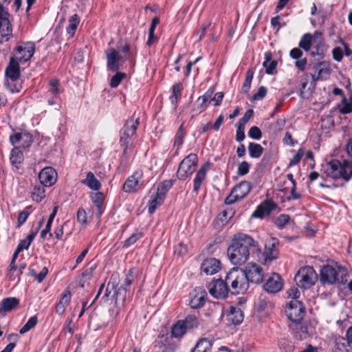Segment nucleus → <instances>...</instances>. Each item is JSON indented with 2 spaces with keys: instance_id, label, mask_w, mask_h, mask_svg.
<instances>
[{
  "instance_id": "1",
  "label": "nucleus",
  "mask_w": 352,
  "mask_h": 352,
  "mask_svg": "<svg viewBox=\"0 0 352 352\" xmlns=\"http://www.w3.org/2000/svg\"><path fill=\"white\" fill-rule=\"evenodd\" d=\"M261 252L258 243L252 236L238 233L234 235L231 245L228 248V256L235 265L244 264L251 254Z\"/></svg>"
},
{
  "instance_id": "2",
  "label": "nucleus",
  "mask_w": 352,
  "mask_h": 352,
  "mask_svg": "<svg viewBox=\"0 0 352 352\" xmlns=\"http://www.w3.org/2000/svg\"><path fill=\"white\" fill-rule=\"evenodd\" d=\"M137 54L135 47H132L129 43L120 41L117 45V50L110 48L106 51L107 68L116 72L119 70V62L124 63L129 60L133 63Z\"/></svg>"
},
{
  "instance_id": "3",
  "label": "nucleus",
  "mask_w": 352,
  "mask_h": 352,
  "mask_svg": "<svg viewBox=\"0 0 352 352\" xmlns=\"http://www.w3.org/2000/svg\"><path fill=\"white\" fill-rule=\"evenodd\" d=\"M325 173L327 176L340 182L335 187H342L352 178V160L333 159L327 163Z\"/></svg>"
},
{
  "instance_id": "4",
  "label": "nucleus",
  "mask_w": 352,
  "mask_h": 352,
  "mask_svg": "<svg viewBox=\"0 0 352 352\" xmlns=\"http://www.w3.org/2000/svg\"><path fill=\"white\" fill-rule=\"evenodd\" d=\"M139 125V118H135L133 114L125 122L120 131V144L123 148V155L125 158L129 157V153L134 148L133 138L135 135Z\"/></svg>"
},
{
  "instance_id": "5",
  "label": "nucleus",
  "mask_w": 352,
  "mask_h": 352,
  "mask_svg": "<svg viewBox=\"0 0 352 352\" xmlns=\"http://www.w3.org/2000/svg\"><path fill=\"white\" fill-rule=\"evenodd\" d=\"M348 276L347 269L338 263L327 265L320 271V281L329 285H344L347 282Z\"/></svg>"
},
{
  "instance_id": "6",
  "label": "nucleus",
  "mask_w": 352,
  "mask_h": 352,
  "mask_svg": "<svg viewBox=\"0 0 352 352\" xmlns=\"http://www.w3.org/2000/svg\"><path fill=\"white\" fill-rule=\"evenodd\" d=\"M227 285L232 294H244L249 288L245 272L239 267H233L226 275Z\"/></svg>"
},
{
  "instance_id": "7",
  "label": "nucleus",
  "mask_w": 352,
  "mask_h": 352,
  "mask_svg": "<svg viewBox=\"0 0 352 352\" xmlns=\"http://www.w3.org/2000/svg\"><path fill=\"white\" fill-rule=\"evenodd\" d=\"M294 280L297 285L303 289H309L318 280V274L313 267L305 266L300 268Z\"/></svg>"
},
{
  "instance_id": "8",
  "label": "nucleus",
  "mask_w": 352,
  "mask_h": 352,
  "mask_svg": "<svg viewBox=\"0 0 352 352\" xmlns=\"http://www.w3.org/2000/svg\"><path fill=\"white\" fill-rule=\"evenodd\" d=\"M198 165V157L195 153H190L180 162L177 177L179 180H185L189 178L195 171Z\"/></svg>"
},
{
  "instance_id": "9",
  "label": "nucleus",
  "mask_w": 352,
  "mask_h": 352,
  "mask_svg": "<svg viewBox=\"0 0 352 352\" xmlns=\"http://www.w3.org/2000/svg\"><path fill=\"white\" fill-rule=\"evenodd\" d=\"M10 142L14 148H28L34 142V137L26 130L13 129L9 138Z\"/></svg>"
},
{
  "instance_id": "10",
  "label": "nucleus",
  "mask_w": 352,
  "mask_h": 352,
  "mask_svg": "<svg viewBox=\"0 0 352 352\" xmlns=\"http://www.w3.org/2000/svg\"><path fill=\"white\" fill-rule=\"evenodd\" d=\"M252 184L248 181H243L236 185L230 195L225 199V204L231 205L245 197L251 191Z\"/></svg>"
},
{
  "instance_id": "11",
  "label": "nucleus",
  "mask_w": 352,
  "mask_h": 352,
  "mask_svg": "<svg viewBox=\"0 0 352 352\" xmlns=\"http://www.w3.org/2000/svg\"><path fill=\"white\" fill-rule=\"evenodd\" d=\"M133 280V270L131 269L126 274L124 283L121 285L120 288L118 291H114L113 297L116 298L115 303L118 307L121 308L125 305L126 301V294Z\"/></svg>"
},
{
  "instance_id": "12",
  "label": "nucleus",
  "mask_w": 352,
  "mask_h": 352,
  "mask_svg": "<svg viewBox=\"0 0 352 352\" xmlns=\"http://www.w3.org/2000/svg\"><path fill=\"white\" fill-rule=\"evenodd\" d=\"M288 318L294 323L300 322L305 314V307L302 302L298 300H292L286 308Z\"/></svg>"
},
{
  "instance_id": "13",
  "label": "nucleus",
  "mask_w": 352,
  "mask_h": 352,
  "mask_svg": "<svg viewBox=\"0 0 352 352\" xmlns=\"http://www.w3.org/2000/svg\"><path fill=\"white\" fill-rule=\"evenodd\" d=\"M209 293L216 298H226L230 292V287L227 285L226 278L217 279L210 282L208 285Z\"/></svg>"
},
{
  "instance_id": "14",
  "label": "nucleus",
  "mask_w": 352,
  "mask_h": 352,
  "mask_svg": "<svg viewBox=\"0 0 352 352\" xmlns=\"http://www.w3.org/2000/svg\"><path fill=\"white\" fill-rule=\"evenodd\" d=\"M63 91L58 79H52L49 82V87L46 92L47 104L50 106L58 104L60 101V95Z\"/></svg>"
},
{
  "instance_id": "15",
  "label": "nucleus",
  "mask_w": 352,
  "mask_h": 352,
  "mask_svg": "<svg viewBox=\"0 0 352 352\" xmlns=\"http://www.w3.org/2000/svg\"><path fill=\"white\" fill-rule=\"evenodd\" d=\"M243 272H245L249 283L260 284L263 280L264 272L263 268L256 263H249L245 269L243 270Z\"/></svg>"
},
{
  "instance_id": "16",
  "label": "nucleus",
  "mask_w": 352,
  "mask_h": 352,
  "mask_svg": "<svg viewBox=\"0 0 352 352\" xmlns=\"http://www.w3.org/2000/svg\"><path fill=\"white\" fill-rule=\"evenodd\" d=\"M35 51V46L34 43L28 42L23 45H19L15 49L14 56L19 63H25L30 60L34 55Z\"/></svg>"
},
{
  "instance_id": "17",
  "label": "nucleus",
  "mask_w": 352,
  "mask_h": 352,
  "mask_svg": "<svg viewBox=\"0 0 352 352\" xmlns=\"http://www.w3.org/2000/svg\"><path fill=\"white\" fill-rule=\"evenodd\" d=\"M278 245V241L275 238H272L265 243V250L263 253L265 264L278 258L279 254Z\"/></svg>"
},
{
  "instance_id": "18",
  "label": "nucleus",
  "mask_w": 352,
  "mask_h": 352,
  "mask_svg": "<svg viewBox=\"0 0 352 352\" xmlns=\"http://www.w3.org/2000/svg\"><path fill=\"white\" fill-rule=\"evenodd\" d=\"M313 69L314 74H311L313 81L326 80L331 74V68L329 62L322 61L316 64Z\"/></svg>"
},
{
  "instance_id": "19",
  "label": "nucleus",
  "mask_w": 352,
  "mask_h": 352,
  "mask_svg": "<svg viewBox=\"0 0 352 352\" xmlns=\"http://www.w3.org/2000/svg\"><path fill=\"white\" fill-rule=\"evenodd\" d=\"M313 51L311 55L313 57L316 56L322 57L326 51V45L323 34L321 32L316 31L314 32V39L312 43Z\"/></svg>"
},
{
  "instance_id": "20",
  "label": "nucleus",
  "mask_w": 352,
  "mask_h": 352,
  "mask_svg": "<svg viewBox=\"0 0 352 352\" xmlns=\"http://www.w3.org/2000/svg\"><path fill=\"white\" fill-rule=\"evenodd\" d=\"M190 297L189 305L191 308L198 309L204 306L207 298V294L204 289L198 287L190 294Z\"/></svg>"
},
{
  "instance_id": "21",
  "label": "nucleus",
  "mask_w": 352,
  "mask_h": 352,
  "mask_svg": "<svg viewBox=\"0 0 352 352\" xmlns=\"http://www.w3.org/2000/svg\"><path fill=\"white\" fill-rule=\"evenodd\" d=\"M57 173L52 167L44 168L38 174L40 183L45 186H51L56 182Z\"/></svg>"
},
{
  "instance_id": "22",
  "label": "nucleus",
  "mask_w": 352,
  "mask_h": 352,
  "mask_svg": "<svg viewBox=\"0 0 352 352\" xmlns=\"http://www.w3.org/2000/svg\"><path fill=\"white\" fill-rule=\"evenodd\" d=\"M143 177L142 170L135 171L132 175L129 176L123 184L122 190L127 193L135 192L140 180Z\"/></svg>"
},
{
  "instance_id": "23",
  "label": "nucleus",
  "mask_w": 352,
  "mask_h": 352,
  "mask_svg": "<svg viewBox=\"0 0 352 352\" xmlns=\"http://www.w3.org/2000/svg\"><path fill=\"white\" fill-rule=\"evenodd\" d=\"M221 269V262L215 258H207L202 262L201 270L207 275L217 273Z\"/></svg>"
},
{
  "instance_id": "24",
  "label": "nucleus",
  "mask_w": 352,
  "mask_h": 352,
  "mask_svg": "<svg viewBox=\"0 0 352 352\" xmlns=\"http://www.w3.org/2000/svg\"><path fill=\"white\" fill-rule=\"evenodd\" d=\"M263 287L268 293H277L283 287V282L280 276L278 274H273L272 276L267 279Z\"/></svg>"
},
{
  "instance_id": "25",
  "label": "nucleus",
  "mask_w": 352,
  "mask_h": 352,
  "mask_svg": "<svg viewBox=\"0 0 352 352\" xmlns=\"http://www.w3.org/2000/svg\"><path fill=\"white\" fill-rule=\"evenodd\" d=\"M72 300V293L69 289L64 290L60 296L59 300L55 306V312L58 316H63L66 310V308L70 304Z\"/></svg>"
},
{
  "instance_id": "26",
  "label": "nucleus",
  "mask_w": 352,
  "mask_h": 352,
  "mask_svg": "<svg viewBox=\"0 0 352 352\" xmlns=\"http://www.w3.org/2000/svg\"><path fill=\"white\" fill-rule=\"evenodd\" d=\"M19 305V299L16 297L3 298L0 303V316L4 317L8 312L16 309Z\"/></svg>"
},
{
  "instance_id": "27",
  "label": "nucleus",
  "mask_w": 352,
  "mask_h": 352,
  "mask_svg": "<svg viewBox=\"0 0 352 352\" xmlns=\"http://www.w3.org/2000/svg\"><path fill=\"white\" fill-rule=\"evenodd\" d=\"M21 75L19 62L15 58H10V63L6 69V76L12 82L16 81Z\"/></svg>"
},
{
  "instance_id": "28",
  "label": "nucleus",
  "mask_w": 352,
  "mask_h": 352,
  "mask_svg": "<svg viewBox=\"0 0 352 352\" xmlns=\"http://www.w3.org/2000/svg\"><path fill=\"white\" fill-rule=\"evenodd\" d=\"M210 166V163H205L201 166V168L196 173V175L193 179V191L196 194L199 192L203 182L206 179L207 171L208 170Z\"/></svg>"
},
{
  "instance_id": "29",
  "label": "nucleus",
  "mask_w": 352,
  "mask_h": 352,
  "mask_svg": "<svg viewBox=\"0 0 352 352\" xmlns=\"http://www.w3.org/2000/svg\"><path fill=\"white\" fill-rule=\"evenodd\" d=\"M12 34V28L8 17H0V43L8 41Z\"/></svg>"
},
{
  "instance_id": "30",
  "label": "nucleus",
  "mask_w": 352,
  "mask_h": 352,
  "mask_svg": "<svg viewBox=\"0 0 352 352\" xmlns=\"http://www.w3.org/2000/svg\"><path fill=\"white\" fill-rule=\"evenodd\" d=\"M276 207V205L274 203L266 201L256 208L252 216L255 218L263 219L268 216Z\"/></svg>"
},
{
  "instance_id": "31",
  "label": "nucleus",
  "mask_w": 352,
  "mask_h": 352,
  "mask_svg": "<svg viewBox=\"0 0 352 352\" xmlns=\"http://www.w3.org/2000/svg\"><path fill=\"white\" fill-rule=\"evenodd\" d=\"M243 318L244 315L241 308L233 306L230 307L227 314V320L229 322L238 325L243 322Z\"/></svg>"
},
{
  "instance_id": "32",
  "label": "nucleus",
  "mask_w": 352,
  "mask_h": 352,
  "mask_svg": "<svg viewBox=\"0 0 352 352\" xmlns=\"http://www.w3.org/2000/svg\"><path fill=\"white\" fill-rule=\"evenodd\" d=\"M90 198L97 208L96 216L99 219L104 212L103 203L104 195L101 192H91L90 193Z\"/></svg>"
},
{
  "instance_id": "33",
  "label": "nucleus",
  "mask_w": 352,
  "mask_h": 352,
  "mask_svg": "<svg viewBox=\"0 0 352 352\" xmlns=\"http://www.w3.org/2000/svg\"><path fill=\"white\" fill-rule=\"evenodd\" d=\"M263 66L265 68L267 74L274 75L277 73V61L272 59V54L270 52L265 53V60Z\"/></svg>"
},
{
  "instance_id": "34",
  "label": "nucleus",
  "mask_w": 352,
  "mask_h": 352,
  "mask_svg": "<svg viewBox=\"0 0 352 352\" xmlns=\"http://www.w3.org/2000/svg\"><path fill=\"white\" fill-rule=\"evenodd\" d=\"M334 352H352V344L344 337H338L334 341Z\"/></svg>"
},
{
  "instance_id": "35",
  "label": "nucleus",
  "mask_w": 352,
  "mask_h": 352,
  "mask_svg": "<svg viewBox=\"0 0 352 352\" xmlns=\"http://www.w3.org/2000/svg\"><path fill=\"white\" fill-rule=\"evenodd\" d=\"M81 183L95 191L99 190L102 186L100 182L92 172H88L86 178L82 179Z\"/></svg>"
},
{
  "instance_id": "36",
  "label": "nucleus",
  "mask_w": 352,
  "mask_h": 352,
  "mask_svg": "<svg viewBox=\"0 0 352 352\" xmlns=\"http://www.w3.org/2000/svg\"><path fill=\"white\" fill-rule=\"evenodd\" d=\"M24 156L23 152L19 148H13L10 154V162L16 169L23 164Z\"/></svg>"
},
{
  "instance_id": "37",
  "label": "nucleus",
  "mask_w": 352,
  "mask_h": 352,
  "mask_svg": "<svg viewBox=\"0 0 352 352\" xmlns=\"http://www.w3.org/2000/svg\"><path fill=\"white\" fill-rule=\"evenodd\" d=\"M182 89L183 87L180 82L175 83L172 87V95L169 97V100L174 109H176L177 107V102L181 98Z\"/></svg>"
},
{
  "instance_id": "38",
  "label": "nucleus",
  "mask_w": 352,
  "mask_h": 352,
  "mask_svg": "<svg viewBox=\"0 0 352 352\" xmlns=\"http://www.w3.org/2000/svg\"><path fill=\"white\" fill-rule=\"evenodd\" d=\"M186 326L183 320H178L171 328V335L175 338H182L186 333Z\"/></svg>"
},
{
  "instance_id": "39",
  "label": "nucleus",
  "mask_w": 352,
  "mask_h": 352,
  "mask_svg": "<svg viewBox=\"0 0 352 352\" xmlns=\"http://www.w3.org/2000/svg\"><path fill=\"white\" fill-rule=\"evenodd\" d=\"M212 343L207 338H202L198 341L192 352H212Z\"/></svg>"
},
{
  "instance_id": "40",
  "label": "nucleus",
  "mask_w": 352,
  "mask_h": 352,
  "mask_svg": "<svg viewBox=\"0 0 352 352\" xmlns=\"http://www.w3.org/2000/svg\"><path fill=\"white\" fill-rule=\"evenodd\" d=\"M314 39V34L306 33L303 34L298 43L299 48L303 50L305 52L310 51Z\"/></svg>"
},
{
  "instance_id": "41",
  "label": "nucleus",
  "mask_w": 352,
  "mask_h": 352,
  "mask_svg": "<svg viewBox=\"0 0 352 352\" xmlns=\"http://www.w3.org/2000/svg\"><path fill=\"white\" fill-rule=\"evenodd\" d=\"M79 23L80 17L77 14H74L69 17L66 31L70 36L74 35Z\"/></svg>"
},
{
  "instance_id": "42",
  "label": "nucleus",
  "mask_w": 352,
  "mask_h": 352,
  "mask_svg": "<svg viewBox=\"0 0 352 352\" xmlns=\"http://www.w3.org/2000/svg\"><path fill=\"white\" fill-rule=\"evenodd\" d=\"M45 186L42 184L35 185L32 192V199L33 201L38 203L45 197Z\"/></svg>"
},
{
  "instance_id": "43",
  "label": "nucleus",
  "mask_w": 352,
  "mask_h": 352,
  "mask_svg": "<svg viewBox=\"0 0 352 352\" xmlns=\"http://www.w3.org/2000/svg\"><path fill=\"white\" fill-rule=\"evenodd\" d=\"M248 153L252 158L258 159L259 158L264 151L263 146L255 142H250L248 146Z\"/></svg>"
},
{
  "instance_id": "44",
  "label": "nucleus",
  "mask_w": 352,
  "mask_h": 352,
  "mask_svg": "<svg viewBox=\"0 0 352 352\" xmlns=\"http://www.w3.org/2000/svg\"><path fill=\"white\" fill-rule=\"evenodd\" d=\"M164 197L158 195L157 193L151 199L148 204V212L149 214H153L156 210V209L161 206L164 201Z\"/></svg>"
},
{
  "instance_id": "45",
  "label": "nucleus",
  "mask_w": 352,
  "mask_h": 352,
  "mask_svg": "<svg viewBox=\"0 0 352 352\" xmlns=\"http://www.w3.org/2000/svg\"><path fill=\"white\" fill-rule=\"evenodd\" d=\"M273 307V303L266 296L261 295L259 297L257 305L258 311H269L272 309Z\"/></svg>"
},
{
  "instance_id": "46",
  "label": "nucleus",
  "mask_w": 352,
  "mask_h": 352,
  "mask_svg": "<svg viewBox=\"0 0 352 352\" xmlns=\"http://www.w3.org/2000/svg\"><path fill=\"white\" fill-rule=\"evenodd\" d=\"M294 336L298 340L306 339L309 336L308 327L300 322L295 323Z\"/></svg>"
},
{
  "instance_id": "47",
  "label": "nucleus",
  "mask_w": 352,
  "mask_h": 352,
  "mask_svg": "<svg viewBox=\"0 0 352 352\" xmlns=\"http://www.w3.org/2000/svg\"><path fill=\"white\" fill-rule=\"evenodd\" d=\"M186 132L184 131V123H182L175 135L173 145L177 146L179 149L184 143V139L186 136Z\"/></svg>"
},
{
  "instance_id": "48",
  "label": "nucleus",
  "mask_w": 352,
  "mask_h": 352,
  "mask_svg": "<svg viewBox=\"0 0 352 352\" xmlns=\"http://www.w3.org/2000/svg\"><path fill=\"white\" fill-rule=\"evenodd\" d=\"M173 185V180H164L159 184L156 193L165 198L167 192L172 188Z\"/></svg>"
},
{
  "instance_id": "49",
  "label": "nucleus",
  "mask_w": 352,
  "mask_h": 352,
  "mask_svg": "<svg viewBox=\"0 0 352 352\" xmlns=\"http://www.w3.org/2000/svg\"><path fill=\"white\" fill-rule=\"evenodd\" d=\"M188 329H196L199 325V318L196 315H188L184 320H182Z\"/></svg>"
},
{
  "instance_id": "50",
  "label": "nucleus",
  "mask_w": 352,
  "mask_h": 352,
  "mask_svg": "<svg viewBox=\"0 0 352 352\" xmlns=\"http://www.w3.org/2000/svg\"><path fill=\"white\" fill-rule=\"evenodd\" d=\"M196 102L197 106L192 109V111L194 113V116H197L204 111L209 104V103L201 99L200 97L197 98Z\"/></svg>"
},
{
  "instance_id": "51",
  "label": "nucleus",
  "mask_w": 352,
  "mask_h": 352,
  "mask_svg": "<svg viewBox=\"0 0 352 352\" xmlns=\"http://www.w3.org/2000/svg\"><path fill=\"white\" fill-rule=\"evenodd\" d=\"M38 322V318L36 316H34L30 317L28 322L23 326V327L20 329L19 333L21 334H24L29 331L30 329H33Z\"/></svg>"
},
{
  "instance_id": "52",
  "label": "nucleus",
  "mask_w": 352,
  "mask_h": 352,
  "mask_svg": "<svg viewBox=\"0 0 352 352\" xmlns=\"http://www.w3.org/2000/svg\"><path fill=\"white\" fill-rule=\"evenodd\" d=\"M37 234V230L32 232L26 239L21 240L17 246H21L22 250H28L32 242L34 239L36 235Z\"/></svg>"
},
{
  "instance_id": "53",
  "label": "nucleus",
  "mask_w": 352,
  "mask_h": 352,
  "mask_svg": "<svg viewBox=\"0 0 352 352\" xmlns=\"http://www.w3.org/2000/svg\"><path fill=\"white\" fill-rule=\"evenodd\" d=\"M116 74L112 76L109 85L111 88H116L126 77V74L116 71Z\"/></svg>"
},
{
  "instance_id": "54",
  "label": "nucleus",
  "mask_w": 352,
  "mask_h": 352,
  "mask_svg": "<svg viewBox=\"0 0 352 352\" xmlns=\"http://www.w3.org/2000/svg\"><path fill=\"white\" fill-rule=\"evenodd\" d=\"M32 212V208L31 206L26 207L23 211H21L17 219L18 226H20L23 225L27 220L28 217Z\"/></svg>"
},
{
  "instance_id": "55",
  "label": "nucleus",
  "mask_w": 352,
  "mask_h": 352,
  "mask_svg": "<svg viewBox=\"0 0 352 352\" xmlns=\"http://www.w3.org/2000/svg\"><path fill=\"white\" fill-rule=\"evenodd\" d=\"M18 255L19 254H16V253L14 252V254L12 255V259H11V262H10V265L8 267V273L7 276L9 278L10 280H14L15 279V276H14V274L12 272V270H16L17 265H16V258L18 257Z\"/></svg>"
},
{
  "instance_id": "56",
  "label": "nucleus",
  "mask_w": 352,
  "mask_h": 352,
  "mask_svg": "<svg viewBox=\"0 0 352 352\" xmlns=\"http://www.w3.org/2000/svg\"><path fill=\"white\" fill-rule=\"evenodd\" d=\"M290 220V217L288 214H280L279 215L274 221L275 225L280 229H282L288 223Z\"/></svg>"
},
{
  "instance_id": "57",
  "label": "nucleus",
  "mask_w": 352,
  "mask_h": 352,
  "mask_svg": "<svg viewBox=\"0 0 352 352\" xmlns=\"http://www.w3.org/2000/svg\"><path fill=\"white\" fill-rule=\"evenodd\" d=\"M234 214V212L232 208H228L219 215V219L223 223H227L233 217Z\"/></svg>"
},
{
  "instance_id": "58",
  "label": "nucleus",
  "mask_w": 352,
  "mask_h": 352,
  "mask_svg": "<svg viewBox=\"0 0 352 352\" xmlns=\"http://www.w3.org/2000/svg\"><path fill=\"white\" fill-rule=\"evenodd\" d=\"M142 236L143 234L142 232L133 234L124 242L123 246L124 248H128L134 244L138 240L141 239Z\"/></svg>"
},
{
  "instance_id": "59",
  "label": "nucleus",
  "mask_w": 352,
  "mask_h": 352,
  "mask_svg": "<svg viewBox=\"0 0 352 352\" xmlns=\"http://www.w3.org/2000/svg\"><path fill=\"white\" fill-rule=\"evenodd\" d=\"M250 165L248 162L243 161V162H241L239 164L238 168H237L238 175L244 176V175H247L250 171Z\"/></svg>"
},
{
  "instance_id": "60",
  "label": "nucleus",
  "mask_w": 352,
  "mask_h": 352,
  "mask_svg": "<svg viewBox=\"0 0 352 352\" xmlns=\"http://www.w3.org/2000/svg\"><path fill=\"white\" fill-rule=\"evenodd\" d=\"M248 136L253 140H260L262 137L261 129L256 126H252L248 131Z\"/></svg>"
},
{
  "instance_id": "61",
  "label": "nucleus",
  "mask_w": 352,
  "mask_h": 352,
  "mask_svg": "<svg viewBox=\"0 0 352 352\" xmlns=\"http://www.w3.org/2000/svg\"><path fill=\"white\" fill-rule=\"evenodd\" d=\"M77 220L82 225L88 223L87 219V212L83 208H79L77 212Z\"/></svg>"
},
{
  "instance_id": "62",
  "label": "nucleus",
  "mask_w": 352,
  "mask_h": 352,
  "mask_svg": "<svg viewBox=\"0 0 352 352\" xmlns=\"http://www.w3.org/2000/svg\"><path fill=\"white\" fill-rule=\"evenodd\" d=\"M267 88L264 86H261L258 88V91L254 94L253 99L254 100H263L266 94H267Z\"/></svg>"
},
{
  "instance_id": "63",
  "label": "nucleus",
  "mask_w": 352,
  "mask_h": 352,
  "mask_svg": "<svg viewBox=\"0 0 352 352\" xmlns=\"http://www.w3.org/2000/svg\"><path fill=\"white\" fill-rule=\"evenodd\" d=\"M303 154V151L302 149H299L296 155L293 157V158L291 159L289 163V167H292L298 164L300 162Z\"/></svg>"
},
{
  "instance_id": "64",
  "label": "nucleus",
  "mask_w": 352,
  "mask_h": 352,
  "mask_svg": "<svg viewBox=\"0 0 352 352\" xmlns=\"http://www.w3.org/2000/svg\"><path fill=\"white\" fill-rule=\"evenodd\" d=\"M333 58L335 60L340 62L343 58V50L340 47H336L332 50Z\"/></svg>"
}]
</instances>
